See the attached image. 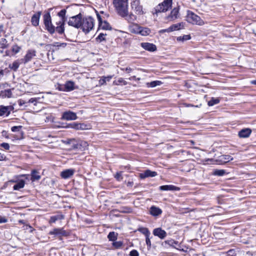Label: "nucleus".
Segmentation results:
<instances>
[{"mask_svg":"<svg viewBox=\"0 0 256 256\" xmlns=\"http://www.w3.org/2000/svg\"><path fill=\"white\" fill-rule=\"evenodd\" d=\"M38 100L39 98H31L28 100V103H32L33 104L34 106H36Z\"/></svg>","mask_w":256,"mask_h":256,"instance_id":"8fccbe9b","label":"nucleus"},{"mask_svg":"<svg viewBox=\"0 0 256 256\" xmlns=\"http://www.w3.org/2000/svg\"><path fill=\"white\" fill-rule=\"evenodd\" d=\"M121 177H122V172H116L114 176V178L117 180H119L120 178Z\"/></svg>","mask_w":256,"mask_h":256,"instance_id":"0e129e2a","label":"nucleus"},{"mask_svg":"<svg viewBox=\"0 0 256 256\" xmlns=\"http://www.w3.org/2000/svg\"><path fill=\"white\" fill-rule=\"evenodd\" d=\"M106 84V80L102 76L100 80H99V84L100 86L104 85Z\"/></svg>","mask_w":256,"mask_h":256,"instance_id":"13d9d810","label":"nucleus"},{"mask_svg":"<svg viewBox=\"0 0 256 256\" xmlns=\"http://www.w3.org/2000/svg\"><path fill=\"white\" fill-rule=\"evenodd\" d=\"M103 77L106 80V82H110V80L112 79V76H103Z\"/></svg>","mask_w":256,"mask_h":256,"instance_id":"338daca9","label":"nucleus"},{"mask_svg":"<svg viewBox=\"0 0 256 256\" xmlns=\"http://www.w3.org/2000/svg\"><path fill=\"white\" fill-rule=\"evenodd\" d=\"M0 146L6 150H8L10 149V145L8 143L3 142L0 144Z\"/></svg>","mask_w":256,"mask_h":256,"instance_id":"6e6d98bb","label":"nucleus"},{"mask_svg":"<svg viewBox=\"0 0 256 256\" xmlns=\"http://www.w3.org/2000/svg\"><path fill=\"white\" fill-rule=\"evenodd\" d=\"M153 234L161 240L164 239L167 236L166 232L160 228H154L153 230Z\"/></svg>","mask_w":256,"mask_h":256,"instance_id":"ddd939ff","label":"nucleus"},{"mask_svg":"<svg viewBox=\"0 0 256 256\" xmlns=\"http://www.w3.org/2000/svg\"><path fill=\"white\" fill-rule=\"evenodd\" d=\"M0 95L2 97L10 98L12 96V92L10 89L5 90L1 91Z\"/></svg>","mask_w":256,"mask_h":256,"instance_id":"72a5a7b5","label":"nucleus"},{"mask_svg":"<svg viewBox=\"0 0 256 256\" xmlns=\"http://www.w3.org/2000/svg\"><path fill=\"white\" fill-rule=\"evenodd\" d=\"M159 188L160 190L163 191H174L180 190L179 188L173 185H164L160 186Z\"/></svg>","mask_w":256,"mask_h":256,"instance_id":"412c9836","label":"nucleus"},{"mask_svg":"<svg viewBox=\"0 0 256 256\" xmlns=\"http://www.w3.org/2000/svg\"><path fill=\"white\" fill-rule=\"evenodd\" d=\"M28 103V102H26L25 100L20 99L18 100V104L20 106H22V105Z\"/></svg>","mask_w":256,"mask_h":256,"instance_id":"680f3d73","label":"nucleus"},{"mask_svg":"<svg viewBox=\"0 0 256 256\" xmlns=\"http://www.w3.org/2000/svg\"><path fill=\"white\" fill-rule=\"evenodd\" d=\"M140 26L136 24H132L129 26V30L130 32L139 34Z\"/></svg>","mask_w":256,"mask_h":256,"instance_id":"b1692460","label":"nucleus"},{"mask_svg":"<svg viewBox=\"0 0 256 256\" xmlns=\"http://www.w3.org/2000/svg\"><path fill=\"white\" fill-rule=\"evenodd\" d=\"M64 216L63 215H56L52 216L49 220V223H54L56 220L64 219Z\"/></svg>","mask_w":256,"mask_h":256,"instance_id":"c9c22d12","label":"nucleus"},{"mask_svg":"<svg viewBox=\"0 0 256 256\" xmlns=\"http://www.w3.org/2000/svg\"><path fill=\"white\" fill-rule=\"evenodd\" d=\"M118 234L114 232H110L108 235V238L110 241L114 242L118 238Z\"/></svg>","mask_w":256,"mask_h":256,"instance_id":"2f4dec72","label":"nucleus"},{"mask_svg":"<svg viewBox=\"0 0 256 256\" xmlns=\"http://www.w3.org/2000/svg\"><path fill=\"white\" fill-rule=\"evenodd\" d=\"M90 128V125L84 123H78L76 122L74 130H86Z\"/></svg>","mask_w":256,"mask_h":256,"instance_id":"5701e85b","label":"nucleus"},{"mask_svg":"<svg viewBox=\"0 0 256 256\" xmlns=\"http://www.w3.org/2000/svg\"><path fill=\"white\" fill-rule=\"evenodd\" d=\"M22 128V126H14L12 127L11 130L12 132H18Z\"/></svg>","mask_w":256,"mask_h":256,"instance_id":"de8ad7c7","label":"nucleus"},{"mask_svg":"<svg viewBox=\"0 0 256 256\" xmlns=\"http://www.w3.org/2000/svg\"><path fill=\"white\" fill-rule=\"evenodd\" d=\"M139 34L142 36H147L151 32L150 30L148 28H144L140 26V30L139 31Z\"/></svg>","mask_w":256,"mask_h":256,"instance_id":"c756f323","label":"nucleus"},{"mask_svg":"<svg viewBox=\"0 0 256 256\" xmlns=\"http://www.w3.org/2000/svg\"><path fill=\"white\" fill-rule=\"evenodd\" d=\"M77 118L76 114L71 111L64 112H63L62 116V120H76Z\"/></svg>","mask_w":256,"mask_h":256,"instance_id":"9b49d317","label":"nucleus"},{"mask_svg":"<svg viewBox=\"0 0 256 256\" xmlns=\"http://www.w3.org/2000/svg\"><path fill=\"white\" fill-rule=\"evenodd\" d=\"M233 158L230 155H222L220 157L219 161L221 164H225L233 160Z\"/></svg>","mask_w":256,"mask_h":256,"instance_id":"bb28decb","label":"nucleus"},{"mask_svg":"<svg viewBox=\"0 0 256 256\" xmlns=\"http://www.w3.org/2000/svg\"><path fill=\"white\" fill-rule=\"evenodd\" d=\"M96 17L98 22V24H100L102 22V20L101 16L100 15V14L96 10Z\"/></svg>","mask_w":256,"mask_h":256,"instance_id":"4d7b16f0","label":"nucleus"},{"mask_svg":"<svg viewBox=\"0 0 256 256\" xmlns=\"http://www.w3.org/2000/svg\"><path fill=\"white\" fill-rule=\"evenodd\" d=\"M40 178L39 172L36 170H34L32 171L30 180L32 182L38 180Z\"/></svg>","mask_w":256,"mask_h":256,"instance_id":"cd10ccee","label":"nucleus"},{"mask_svg":"<svg viewBox=\"0 0 256 256\" xmlns=\"http://www.w3.org/2000/svg\"><path fill=\"white\" fill-rule=\"evenodd\" d=\"M138 230L144 234L146 237L150 236V234L148 229L146 228H140L138 229Z\"/></svg>","mask_w":256,"mask_h":256,"instance_id":"4c0bfd02","label":"nucleus"},{"mask_svg":"<svg viewBox=\"0 0 256 256\" xmlns=\"http://www.w3.org/2000/svg\"><path fill=\"white\" fill-rule=\"evenodd\" d=\"M179 14V8L176 7L174 8L171 11L170 14L168 15L166 18V20L169 21H172L175 20L178 18Z\"/></svg>","mask_w":256,"mask_h":256,"instance_id":"f8f14e48","label":"nucleus"},{"mask_svg":"<svg viewBox=\"0 0 256 256\" xmlns=\"http://www.w3.org/2000/svg\"><path fill=\"white\" fill-rule=\"evenodd\" d=\"M191 38V36L190 35H184L182 36H178L177 38V40L178 41H184L189 40Z\"/></svg>","mask_w":256,"mask_h":256,"instance_id":"a18cd8bd","label":"nucleus"},{"mask_svg":"<svg viewBox=\"0 0 256 256\" xmlns=\"http://www.w3.org/2000/svg\"><path fill=\"white\" fill-rule=\"evenodd\" d=\"M165 244H168V245L172 246H174V244H178V242L174 240H168L164 242Z\"/></svg>","mask_w":256,"mask_h":256,"instance_id":"c03bdc74","label":"nucleus"},{"mask_svg":"<svg viewBox=\"0 0 256 256\" xmlns=\"http://www.w3.org/2000/svg\"><path fill=\"white\" fill-rule=\"evenodd\" d=\"M2 33H5L4 25L3 24H0V36H2Z\"/></svg>","mask_w":256,"mask_h":256,"instance_id":"e2e57ef3","label":"nucleus"},{"mask_svg":"<svg viewBox=\"0 0 256 256\" xmlns=\"http://www.w3.org/2000/svg\"><path fill=\"white\" fill-rule=\"evenodd\" d=\"M8 222V219L4 216H0V224L6 223Z\"/></svg>","mask_w":256,"mask_h":256,"instance_id":"052dcab7","label":"nucleus"},{"mask_svg":"<svg viewBox=\"0 0 256 256\" xmlns=\"http://www.w3.org/2000/svg\"><path fill=\"white\" fill-rule=\"evenodd\" d=\"M106 35V34L100 33L98 37L96 38L97 42H101L102 41H105V36Z\"/></svg>","mask_w":256,"mask_h":256,"instance_id":"79ce46f5","label":"nucleus"},{"mask_svg":"<svg viewBox=\"0 0 256 256\" xmlns=\"http://www.w3.org/2000/svg\"><path fill=\"white\" fill-rule=\"evenodd\" d=\"M112 245L114 246L116 249H118L122 248L123 245V242L122 241H114L112 242Z\"/></svg>","mask_w":256,"mask_h":256,"instance_id":"37998d69","label":"nucleus"},{"mask_svg":"<svg viewBox=\"0 0 256 256\" xmlns=\"http://www.w3.org/2000/svg\"><path fill=\"white\" fill-rule=\"evenodd\" d=\"M41 14L42 12L38 11L32 15L31 18V23L33 26H38Z\"/></svg>","mask_w":256,"mask_h":256,"instance_id":"2eb2a0df","label":"nucleus"},{"mask_svg":"<svg viewBox=\"0 0 256 256\" xmlns=\"http://www.w3.org/2000/svg\"><path fill=\"white\" fill-rule=\"evenodd\" d=\"M8 107V111H9V114H10L12 111H13L14 110V106H6Z\"/></svg>","mask_w":256,"mask_h":256,"instance_id":"69168bd1","label":"nucleus"},{"mask_svg":"<svg viewBox=\"0 0 256 256\" xmlns=\"http://www.w3.org/2000/svg\"><path fill=\"white\" fill-rule=\"evenodd\" d=\"M226 174V172L224 170L216 169V170H214L213 172V174L214 176H223Z\"/></svg>","mask_w":256,"mask_h":256,"instance_id":"58836bf2","label":"nucleus"},{"mask_svg":"<svg viewBox=\"0 0 256 256\" xmlns=\"http://www.w3.org/2000/svg\"><path fill=\"white\" fill-rule=\"evenodd\" d=\"M146 242L148 246V249L150 250L151 248V242L150 236L146 237Z\"/></svg>","mask_w":256,"mask_h":256,"instance_id":"3c124183","label":"nucleus"},{"mask_svg":"<svg viewBox=\"0 0 256 256\" xmlns=\"http://www.w3.org/2000/svg\"><path fill=\"white\" fill-rule=\"evenodd\" d=\"M170 32V27L168 28H166V29H162V30H159L158 32L160 34H163L164 32Z\"/></svg>","mask_w":256,"mask_h":256,"instance_id":"bf43d9fd","label":"nucleus"},{"mask_svg":"<svg viewBox=\"0 0 256 256\" xmlns=\"http://www.w3.org/2000/svg\"><path fill=\"white\" fill-rule=\"evenodd\" d=\"M122 18H125V20H126L128 22L133 23L134 21H136L137 19V16L130 12L128 14V8L127 9L126 14V16H120Z\"/></svg>","mask_w":256,"mask_h":256,"instance_id":"6ab92c4d","label":"nucleus"},{"mask_svg":"<svg viewBox=\"0 0 256 256\" xmlns=\"http://www.w3.org/2000/svg\"><path fill=\"white\" fill-rule=\"evenodd\" d=\"M150 214L154 216H157L160 215L162 214V210L156 206H152L150 208Z\"/></svg>","mask_w":256,"mask_h":256,"instance_id":"a211bd4d","label":"nucleus"},{"mask_svg":"<svg viewBox=\"0 0 256 256\" xmlns=\"http://www.w3.org/2000/svg\"><path fill=\"white\" fill-rule=\"evenodd\" d=\"M94 20L91 16L82 18V26L80 28L86 34H88L94 26Z\"/></svg>","mask_w":256,"mask_h":256,"instance_id":"7ed1b4c3","label":"nucleus"},{"mask_svg":"<svg viewBox=\"0 0 256 256\" xmlns=\"http://www.w3.org/2000/svg\"><path fill=\"white\" fill-rule=\"evenodd\" d=\"M252 132V130L250 128H244L240 130L238 132V136L240 138H248Z\"/></svg>","mask_w":256,"mask_h":256,"instance_id":"4468645a","label":"nucleus"},{"mask_svg":"<svg viewBox=\"0 0 256 256\" xmlns=\"http://www.w3.org/2000/svg\"><path fill=\"white\" fill-rule=\"evenodd\" d=\"M21 64H22L21 62L20 59L17 60H14L12 64H10L8 65V68L12 70L14 72H16L18 68L20 67V66Z\"/></svg>","mask_w":256,"mask_h":256,"instance_id":"4be33fe9","label":"nucleus"},{"mask_svg":"<svg viewBox=\"0 0 256 256\" xmlns=\"http://www.w3.org/2000/svg\"><path fill=\"white\" fill-rule=\"evenodd\" d=\"M25 185V181L23 180H20L18 181V182L14 186L13 189L14 190H19L20 188H23Z\"/></svg>","mask_w":256,"mask_h":256,"instance_id":"c85d7f7f","label":"nucleus"},{"mask_svg":"<svg viewBox=\"0 0 256 256\" xmlns=\"http://www.w3.org/2000/svg\"><path fill=\"white\" fill-rule=\"evenodd\" d=\"M181 26H184L182 22L172 24L170 26V32L180 30L181 28Z\"/></svg>","mask_w":256,"mask_h":256,"instance_id":"473e14b6","label":"nucleus"},{"mask_svg":"<svg viewBox=\"0 0 256 256\" xmlns=\"http://www.w3.org/2000/svg\"><path fill=\"white\" fill-rule=\"evenodd\" d=\"M66 45H67L66 43H65V42L60 43L58 42H54L52 44V46H56L58 48H59V47L64 48L66 46Z\"/></svg>","mask_w":256,"mask_h":256,"instance_id":"49530a36","label":"nucleus"},{"mask_svg":"<svg viewBox=\"0 0 256 256\" xmlns=\"http://www.w3.org/2000/svg\"><path fill=\"white\" fill-rule=\"evenodd\" d=\"M76 34L75 30L72 28H66V34L65 33V34L66 36V38H65L66 39L68 40V37H70L73 34Z\"/></svg>","mask_w":256,"mask_h":256,"instance_id":"ea45409f","label":"nucleus"},{"mask_svg":"<svg viewBox=\"0 0 256 256\" xmlns=\"http://www.w3.org/2000/svg\"><path fill=\"white\" fill-rule=\"evenodd\" d=\"M8 108L6 106H4L3 105L0 106V116H8L10 115L9 111H8Z\"/></svg>","mask_w":256,"mask_h":256,"instance_id":"a878e982","label":"nucleus"},{"mask_svg":"<svg viewBox=\"0 0 256 256\" xmlns=\"http://www.w3.org/2000/svg\"><path fill=\"white\" fill-rule=\"evenodd\" d=\"M220 102L218 98H212L208 102V106H213L215 104H218Z\"/></svg>","mask_w":256,"mask_h":256,"instance_id":"a19ab883","label":"nucleus"},{"mask_svg":"<svg viewBox=\"0 0 256 256\" xmlns=\"http://www.w3.org/2000/svg\"><path fill=\"white\" fill-rule=\"evenodd\" d=\"M20 50V48L18 46V45H14L12 46V50L14 53H18Z\"/></svg>","mask_w":256,"mask_h":256,"instance_id":"09e8293b","label":"nucleus"},{"mask_svg":"<svg viewBox=\"0 0 256 256\" xmlns=\"http://www.w3.org/2000/svg\"><path fill=\"white\" fill-rule=\"evenodd\" d=\"M157 175V172L154 171H152L150 170H146L142 173L140 174V178L141 179H144L148 177H154Z\"/></svg>","mask_w":256,"mask_h":256,"instance_id":"dca6fc26","label":"nucleus"},{"mask_svg":"<svg viewBox=\"0 0 256 256\" xmlns=\"http://www.w3.org/2000/svg\"><path fill=\"white\" fill-rule=\"evenodd\" d=\"M26 230H29V232L30 233H32L34 230H35V229L34 228L31 226L30 224H26V228H24Z\"/></svg>","mask_w":256,"mask_h":256,"instance_id":"864d4df0","label":"nucleus"},{"mask_svg":"<svg viewBox=\"0 0 256 256\" xmlns=\"http://www.w3.org/2000/svg\"><path fill=\"white\" fill-rule=\"evenodd\" d=\"M82 15L81 13L71 16L68 21V24L69 26H73L76 28H80L82 26Z\"/></svg>","mask_w":256,"mask_h":256,"instance_id":"39448f33","label":"nucleus"},{"mask_svg":"<svg viewBox=\"0 0 256 256\" xmlns=\"http://www.w3.org/2000/svg\"><path fill=\"white\" fill-rule=\"evenodd\" d=\"M52 9L48 10L50 11ZM44 24V28L50 34H53L55 32L58 33L59 35H62L64 38H66L65 34V28L62 27L60 24H58V22H56V26H55L52 23V17L50 16V12H46L43 16Z\"/></svg>","mask_w":256,"mask_h":256,"instance_id":"f257e3e1","label":"nucleus"},{"mask_svg":"<svg viewBox=\"0 0 256 256\" xmlns=\"http://www.w3.org/2000/svg\"><path fill=\"white\" fill-rule=\"evenodd\" d=\"M36 56V51L34 50H28L24 57L20 59L21 62L26 64L30 62L34 56Z\"/></svg>","mask_w":256,"mask_h":256,"instance_id":"6e6552de","label":"nucleus"},{"mask_svg":"<svg viewBox=\"0 0 256 256\" xmlns=\"http://www.w3.org/2000/svg\"><path fill=\"white\" fill-rule=\"evenodd\" d=\"M74 170L72 169H67L61 172L60 176L63 178H68L74 174Z\"/></svg>","mask_w":256,"mask_h":256,"instance_id":"aec40b11","label":"nucleus"},{"mask_svg":"<svg viewBox=\"0 0 256 256\" xmlns=\"http://www.w3.org/2000/svg\"><path fill=\"white\" fill-rule=\"evenodd\" d=\"M130 256H139L138 252L136 250H132L130 252Z\"/></svg>","mask_w":256,"mask_h":256,"instance_id":"5fc2aeb1","label":"nucleus"},{"mask_svg":"<svg viewBox=\"0 0 256 256\" xmlns=\"http://www.w3.org/2000/svg\"><path fill=\"white\" fill-rule=\"evenodd\" d=\"M69 230H64V228H54L49 232L50 235H55L59 236H68L70 235Z\"/></svg>","mask_w":256,"mask_h":256,"instance_id":"0eeeda50","label":"nucleus"},{"mask_svg":"<svg viewBox=\"0 0 256 256\" xmlns=\"http://www.w3.org/2000/svg\"><path fill=\"white\" fill-rule=\"evenodd\" d=\"M132 8L136 14L142 15L144 14L142 6L140 4L138 0H135L131 2Z\"/></svg>","mask_w":256,"mask_h":256,"instance_id":"1a4fd4ad","label":"nucleus"},{"mask_svg":"<svg viewBox=\"0 0 256 256\" xmlns=\"http://www.w3.org/2000/svg\"><path fill=\"white\" fill-rule=\"evenodd\" d=\"M9 44L8 40L4 38L0 39V48L6 49L8 47Z\"/></svg>","mask_w":256,"mask_h":256,"instance_id":"f704fd0d","label":"nucleus"},{"mask_svg":"<svg viewBox=\"0 0 256 256\" xmlns=\"http://www.w3.org/2000/svg\"><path fill=\"white\" fill-rule=\"evenodd\" d=\"M76 122H72L68 124H66V126H64L65 128H70L74 130Z\"/></svg>","mask_w":256,"mask_h":256,"instance_id":"603ef678","label":"nucleus"},{"mask_svg":"<svg viewBox=\"0 0 256 256\" xmlns=\"http://www.w3.org/2000/svg\"><path fill=\"white\" fill-rule=\"evenodd\" d=\"M66 9H62L60 10L57 14V16L60 18V20L58 22V24H60L62 27L64 28H65L64 26L66 24V22L67 20V18L66 16Z\"/></svg>","mask_w":256,"mask_h":256,"instance_id":"9d476101","label":"nucleus"},{"mask_svg":"<svg viewBox=\"0 0 256 256\" xmlns=\"http://www.w3.org/2000/svg\"><path fill=\"white\" fill-rule=\"evenodd\" d=\"M162 82L160 80H154L147 84L148 87L154 88L158 86H160Z\"/></svg>","mask_w":256,"mask_h":256,"instance_id":"e433bc0d","label":"nucleus"},{"mask_svg":"<svg viewBox=\"0 0 256 256\" xmlns=\"http://www.w3.org/2000/svg\"><path fill=\"white\" fill-rule=\"evenodd\" d=\"M172 2L164 0L155 8V13L166 12L172 8Z\"/></svg>","mask_w":256,"mask_h":256,"instance_id":"423d86ee","label":"nucleus"},{"mask_svg":"<svg viewBox=\"0 0 256 256\" xmlns=\"http://www.w3.org/2000/svg\"><path fill=\"white\" fill-rule=\"evenodd\" d=\"M74 82L72 81H68L64 84V91L70 92L74 90Z\"/></svg>","mask_w":256,"mask_h":256,"instance_id":"393cba45","label":"nucleus"},{"mask_svg":"<svg viewBox=\"0 0 256 256\" xmlns=\"http://www.w3.org/2000/svg\"><path fill=\"white\" fill-rule=\"evenodd\" d=\"M112 3L119 16H126L128 8V0H113Z\"/></svg>","mask_w":256,"mask_h":256,"instance_id":"f03ea898","label":"nucleus"},{"mask_svg":"<svg viewBox=\"0 0 256 256\" xmlns=\"http://www.w3.org/2000/svg\"><path fill=\"white\" fill-rule=\"evenodd\" d=\"M98 26L104 30L112 29V27L110 25L109 23L106 20L102 21V23L98 24Z\"/></svg>","mask_w":256,"mask_h":256,"instance_id":"7c9ffc66","label":"nucleus"},{"mask_svg":"<svg viewBox=\"0 0 256 256\" xmlns=\"http://www.w3.org/2000/svg\"><path fill=\"white\" fill-rule=\"evenodd\" d=\"M186 20L188 22L192 24L202 26L204 24V20L200 16L190 10L188 12Z\"/></svg>","mask_w":256,"mask_h":256,"instance_id":"20e7f679","label":"nucleus"},{"mask_svg":"<svg viewBox=\"0 0 256 256\" xmlns=\"http://www.w3.org/2000/svg\"><path fill=\"white\" fill-rule=\"evenodd\" d=\"M141 46L144 50L153 52L156 50V46L155 44L149 42H142Z\"/></svg>","mask_w":256,"mask_h":256,"instance_id":"f3484780","label":"nucleus"},{"mask_svg":"<svg viewBox=\"0 0 256 256\" xmlns=\"http://www.w3.org/2000/svg\"><path fill=\"white\" fill-rule=\"evenodd\" d=\"M78 148V145L77 144H74L72 146V150L77 149V148Z\"/></svg>","mask_w":256,"mask_h":256,"instance_id":"774afa93","label":"nucleus"}]
</instances>
